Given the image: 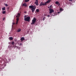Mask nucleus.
<instances>
[{"label":"nucleus","instance_id":"38","mask_svg":"<svg viewBox=\"0 0 76 76\" xmlns=\"http://www.w3.org/2000/svg\"><path fill=\"white\" fill-rule=\"evenodd\" d=\"M18 45H19V43H18Z\"/></svg>","mask_w":76,"mask_h":76},{"label":"nucleus","instance_id":"32","mask_svg":"<svg viewBox=\"0 0 76 76\" xmlns=\"http://www.w3.org/2000/svg\"><path fill=\"white\" fill-rule=\"evenodd\" d=\"M48 8H52V7H48Z\"/></svg>","mask_w":76,"mask_h":76},{"label":"nucleus","instance_id":"36","mask_svg":"<svg viewBox=\"0 0 76 76\" xmlns=\"http://www.w3.org/2000/svg\"><path fill=\"white\" fill-rule=\"evenodd\" d=\"M7 10H9V7H7Z\"/></svg>","mask_w":76,"mask_h":76},{"label":"nucleus","instance_id":"13","mask_svg":"<svg viewBox=\"0 0 76 76\" xmlns=\"http://www.w3.org/2000/svg\"><path fill=\"white\" fill-rule=\"evenodd\" d=\"M9 39L10 40H12V39H13V38H12V37H9Z\"/></svg>","mask_w":76,"mask_h":76},{"label":"nucleus","instance_id":"24","mask_svg":"<svg viewBox=\"0 0 76 76\" xmlns=\"http://www.w3.org/2000/svg\"><path fill=\"white\" fill-rule=\"evenodd\" d=\"M16 41H17V39H14V41L15 42Z\"/></svg>","mask_w":76,"mask_h":76},{"label":"nucleus","instance_id":"31","mask_svg":"<svg viewBox=\"0 0 76 76\" xmlns=\"http://www.w3.org/2000/svg\"><path fill=\"white\" fill-rule=\"evenodd\" d=\"M26 11H25V12H24V13H25V14H26Z\"/></svg>","mask_w":76,"mask_h":76},{"label":"nucleus","instance_id":"26","mask_svg":"<svg viewBox=\"0 0 76 76\" xmlns=\"http://www.w3.org/2000/svg\"><path fill=\"white\" fill-rule=\"evenodd\" d=\"M17 48L18 49V50H19L20 49V47H17Z\"/></svg>","mask_w":76,"mask_h":76},{"label":"nucleus","instance_id":"17","mask_svg":"<svg viewBox=\"0 0 76 76\" xmlns=\"http://www.w3.org/2000/svg\"><path fill=\"white\" fill-rule=\"evenodd\" d=\"M18 47L16 46H15V45H13L12 46V48H15V47Z\"/></svg>","mask_w":76,"mask_h":76},{"label":"nucleus","instance_id":"12","mask_svg":"<svg viewBox=\"0 0 76 76\" xmlns=\"http://www.w3.org/2000/svg\"><path fill=\"white\" fill-rule=\"evenodd\" d=\"M10 44L12 45H14V44H15V42H10Z\"/></svg>","mask_w":76,"mask_h":76},{"label":"nucleus","instance_id":"25","mask_svg":"<svg viewBox=\"0 0 76 76\" xmlns=\"http://www.w3.org/2000/svg\"><path fill=\"white\" fill-rule=\"evenodd\" d=\"M50 7V8L53 7V6L52 5L50 6V7Z\"/></svg>","mask_w":76,"mask_h":76},{"label":"nucleus","instance_id":"18","mask_svg":"<svg viewBox=\"0 0 76 76\" xmlns=\"http://www.w3.org/2000/svg\"><path fill=\"white\" fill-rule=\"evenodd\" d=\"M17 16H18V17H20V13H18L17 15Z\"/></svg>","mask_w":76,"mask_h":76},{"label":"nucleus","instance_id":"15","mask_svg":"<svg viewBox=\"0 0 76 76\" xmlns=\"http://www.w3.org/2000/svg\"><path fill=\"white\" fill-rule=\"evenodd\" d=\"M60 11H63V9L61 7L60 8Z\"/></svg>","mask_w":76,"mask_h":76},{"label":"nucleus","instance_id":"7","mask_svg":"<svg viewBox=\"0 0 76 76\" xmlns=\"http://www.w3.org/2000/svg\"><path fill=\"white\" fill-rule=\"evenodd\" d=\"M35 1H36L34 2L35 4H36V6H38L39 4H38V0H36Z\"/></svg>","mask_w":76,"mask_h":76},{"label":"nucleus","instance_id":"9","mask_svg":"<svg viewBox=\"0 0 76 76\" xmlns=\"http://www.w3.org/2000/svg\"><path fill=\"white\" fill-rule=\"evenodd\" d=\"M55 3L56 4H58V6L61 5V4H60V3H59V2H58V1H56V2Z\"/></svg>","mask_w":76,"mask_h":76},{"label":"nucleus","instance_id":"3","mask_svg":"<svg viewBox=\"0 0 76 76\" xmlns=\"http://www.w3.org/2000/svg\"><path fill=\"white\" fill-rule=\"evenodd\" d=\"M37 20V19H36L35 18H33V20H32L31 21V25H33L34 24V23H35V22H36V21Z\"/></svg>","mask_w":76,"mask_h":76},{"label":"nucleus","instance_id":"34","mask_svg":"<svg viewBox=\"0 0 76 76\" xmlns=\"http://www.w3.org/2000/svg\"><path fill=\"white\" fill-rule=\"evenodd\" d=\"M60 13H61V12H58V14H59Z\"/></svg>","mask_w":76,"mask_h":76},{"label":"nucleus","instance_id":"30","mask_svg":"<svg viewBox=\"0 0 76 76\" xmlns=\"http://www.w3.org/2000/svg\"><path fill=\"white\" fill-rule=\"evenodd\" d=\"M50 15H48V16H47V17H50Z\"/></svg>","mask_w":76,"mask_h":76},{"label":"nucleus","instance_id":"4","mask_svg":"<svg viewBox=\"0 0 76 76\" xmlns=\"http://www.w3.org/2000/svg\"><path fill=\"white\" fill-rule=\"evenodd\" d=\"M30 17L28 16L26 18H24V20H25L26 21L29 22L30 21Z\"/></svg>","mask_w":76,"mask_h":76},{"label":"nucleus","instance_id":"20","mask_svg":"<svg viewBox=\"0 0 76 76\" xmlns=\"http://www.w3.org/2000/svg\"><path fill=\"white\" fill-rule=\"evenodd\" d=\"M24 0L25 1V2H28L29 0Z\"/></svg>","mask_w":76,"mask_h":76},{"label":"nucleus","instance_id":"5","mask_svg":"<svg viewBox=\"0 0 76 76\" xmlns=\"http://www.w3.org/2000/svg\"><path fill=\"white\" fill-rule=\"evenodd\" d=\"M48 3H43V2H41V3H40V4H39V6H45L47 4H48Z\"/></svg>","mask_w":76,"mask_h":76},{"label":"nucleus","instance_id":"2","mask_svg":"<svg viewBox=\"0 0 76 76\" xmlns=\"http://www.w3.org/2000/svg\"><path fill=\"white\" fill-rule=\"evenodd\" d=\"M29 8L31 9L32 13H33L36 9V6L35 5H31L29 6Z\"/></svg>","mask_w":76,"mask_h":76},{"label":"nucleus","instance_id":"37","mask_svg":"<svg viewBox=\"0 0 76 76\" xmlns=\"http://www.w3.org/2000/svg\"><path fill=\"white\" fill-rule=\"evenodd\" d=\"M36 26H37V23L36 24Z\"/></svg>","mask_w":76,"mask_h":76},{"label":"nucleus","instance_id":"39","mask_svg":"<svg viewBox=\"0 0 76 76\" xmlns=\"http://www.w3.org/2000/svg\"><path fill=\"white\" fill-rule=\"evenodd\" d=\"M75 0L76 1V0Z\"/></svg>","mask_w":76,"mask_h":76},{"label":"nucleus","instance_id":"28","mask_svg":"<svg viewBox=\"0 0 76 76\" xmlns=\"http://www.w3.org/2000/svg\"><path fill=\"white\" fill-rule=\"evenodd\" d=\"M16 18H18L19 17H18V16H16Z\"/></svg>","mask_w":76,"mask_h":76},{"label":"nucleus","instance_id":"23","mask_svg":"<svg viewBox=\"0 0 76 76\" xmlns=\"http://www.w3.org/2000/svg\"><path fill=\"white\" fill-rule=\"evenodd\" d=\"M20 46H23V44H22V43L20 44V45H19Z\"/></svg>","mask_w":76,"mask_h":76},{"label":"nucleus","instance_id":"27","mask_svg":"<svg viewBox=\"0 0 76 76\" xmlns=\"http://www.w3.org/2000/svg\"><path fill=\"white\" fill-rule=\"evenodd\" d=\"M45 17L43 18V20H42L44 21L45 20Z\"/></svg>","mask_w":76,"mask_h":76},{"label":"nucleus","instance_id":"29","mask_svg":"<svg viewBox=\"0 0 76 76\" xmlns=\"http://www.w3.org/2000/svg\"><path fill=\"white\" fill-rule=\"evenodd\" d=\"M26 17H27V15H25L24 16V18H26Z\"/></svg>","mask_w":76,"mask_h":76},{"label":"nucleus","instance_id":"14","mask_svg":"<svg viewBox=\"0 0 76 76\" xmlns=\"http://www.w3.org/2000/svg\"><path fill=\"white\" fill-rule=\"evenodd\" d=\"M20 31H21V29L20 28H19L18 30V31H17V32H20Z\"/></svg>","mask_w":76,"mask_h":76},{"label":"nucleus","instance_id":"10","mask_svg":"<svg viewBox=\"0 0 76 76\" xmlns=\"http://www.w3.org/2000/svg\"><path fill=\"white\" fill-rule=\"evenodd\" d=\"M50 1H51V0H48L47 1V2H45V3H49Z\"/></svg>","mask_w":76,"mask_h":76},{"label":"nucleus","instance_id":"6","mask_svg":"<svg viewBox=\"0 0 76 76\" xmlns=\"http://www.w3.org/2000/svg\"><path fill=\"white\" fill-rule=\"evenodd\" d=\"M16 23H12V25H15H15H17L18 24V21L19 20V18H17L16 19Z\"/></svg>","mask_w":76,"mask_h":76},{"label":"nucleus","instance_id":"21","mask_svg":"<svg viewBox=\"0 0 76 76\" xmlns=\"http://www.w3.org/2000/svg\"><path fill=\"white\" fill-rule=\"evenodd\" d=\"M5 13H6V12H5V11H4L2 12L3 14H5Z\"/></svg>","mask_w":76,"mask_h":76},{"label":"nucleus","instance_id":"35","mask_svg":"<svg viewBox=\"0 0 76 76\" xmlns=\"http://www.w3.org/2000/svg\"><path fill=\"white\" fill-rule=\"evenodd\" d=\"M2 20H4V18H3V19H2Z\"/></svg>","mask_w":76,"mask_h":76},{"label":"nucleus","instance_id":"8","mask_svg":"<svg viewBox=\"0 0 76 76\" xmlns=\"http://www.w3.org/2000/svg\"><path fill=\"white\" fill-rule=\"evenodd\" d=\"M22 6H24L25 7H27L26 3H24L23 4H22Z\"/></svg>","mask_w":76,"mask_h":76},{"label":"nucleus","instance_id":"22","mask_svg":"<svg viewBox=\"0 0 76 76\" xmlns=\"http://www.w3.org/2000/svg\"><path fill=\"white\" fill-rule=\"evenodd\" d=\"M4 6H5L6 7H7V6H8V5L6 4H4Z\"/></svg>","mask_w":76,"mask_h":76},{"label":"nucleus","instance_id":"16","mask_svg":"<svg viewBox=\"0 0 76 76\" xmlns=\"http://www.w3.org/2000/svg\"><path fill=\"white\" fill-rule=\"evenodd\" d=\"M36 12H39V9H37L36 10Z\"/></svg>","mask_w":76,"mask_h":76},{"label":"nucleus","instance_id":"11","mask_svg":"<svg viewBox=\"0 0 76 76\" xmlns=\"http://www.w3.org/2000/svg\"><path fill=\"white\" fill-rule=\"evenodd\" d=\"M24 40H25V39L24 38V37H21V38H20V41H23Z\"/></svg>","mask_w":76,"mask_h":76},{"label":"nucleus","instance_id":"1","mask_svg":"<svg viewBox=\"0 0 76 76\" xmlns=\"http://www.w3.org/2000/svg\"><path fill=\"white\" fill-rule=\"evenodd\" d=\"M49 14H50V15L51 16H55V13H54V10H53V9H52L51 8H49ZM53 13V14H51L52 13Z\"/></svg>","mask_w":76,"mask_h":76},{"label":"nucleus","instance_id":"19","mask_svg":"<svg viewBox=\"0 0 76 76\" xmlns=\"http://www.w3.org/2000/svg\"><path fill=\"white\" fill-rule=\"evenodd\" d=\"M2 10H5V7H3V8H2Z\"/></svg>","mask_w":76,"mask_h":76},{"label":"nucleus","instance_id":"33","mask_svg":"<svg viewBox=\"0 0 76 76\" xmlns=\"http://www.w3.org/2000/svg\"><path fill=\"white\" fill-rule=\"evenodd\" d=\"M73 1V0H69V1Z\"/></svg>","mask_w":76,"mask_h":76}]
</instances>
